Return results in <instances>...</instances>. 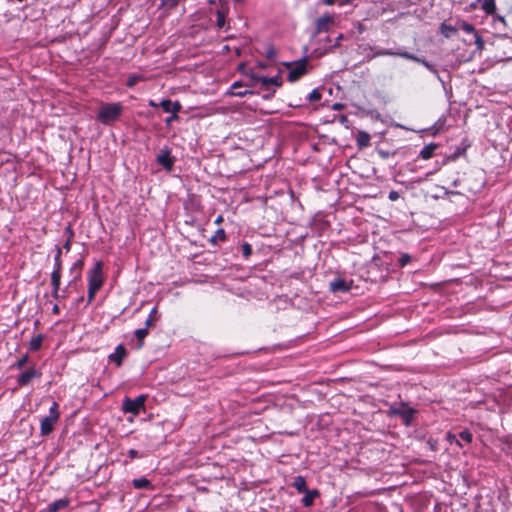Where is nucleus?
<instances>
[{"label":"nucleus","mask_w":512,"mask_h":512,"mask_svg":"<svg viewBox=\"0 0 512 512\" xmlns=\"http://www.w3.org/2000/svg\"><path fill=\"white\" fill-rule=\"evenodd\" d=\"M88 280V293H87V304H90L96 293L102 288L104 284L103 274V263L101 261L96 262L94 267L87 272Z\"/></svg>","instance_id":"f257e3e1"},{"label":"nucleus","mask_w":512,"mask_h":512,"mask_svg":"<svg viewBox=\"0 0 512 512\" xmlns=\"http://www.w3.org/2000/svg\"><path fill=\"white\" fill-rule=\"evenodd\" d=\"M122 112L123 106L121 103L106 104L99 108L97 120L104 125H110L120 118Z\"/></svg>","instance_id":"f03ea898"},{"label":"nucleus","mask_w":512,"mask_h":512,"mask_svg":"<svg viewBox=\"0 0 512 512\" xmlns=\"http://www.w3.org/2000/svg\"><path fill=\"white\" fill-rule=\"evenodd\" d=\"M59 418V404L54 401L49 409V415L43 417L40 421V434L42 436H48L51 434Z\"/></svg>","instance_id":"7ed1b4c3"},{"label":"nucleus","mask_w":512,"mask_h":512,"mask_svg":"<svg viewBox=\"0 0 512 512\" xmlns=\"http://www.w3.org/2000/svg\"><path fill=\"white\" fill-rule=\"evenodd\" d=\"M388 413L392 416L401 417L403 424L408 427L412 424L417 410L408 406L407 403L401 402L398 407L391 406Z\"/></svg>","instance_id":"20e7f679"},{"label":"nucleus","mask_w":512,"mask_h":512,"mask_svg":"<svg viewBox=\"0 0 512 512\" xmlns=\"http://www.w3.org/2000/svg\"><path fill=\"white\" fill-rule=\"evenodd\" d=\"M284 65L288 68H290V71L288 73V81L289 82H296L301 77L307 74V59L303 58L299 61H296L294 63L287 62L284 63Z\"/></svg>","instance_id":"39448f33"},{"label":"nucleus","mask_w":512,"mask_h":512,"mask_svg":"<svg viewBox=\"0 0 512 512\" xmlns=\"http://www.w3.org/2000/svg\"><path fill=\"white\" fill-rule=\"evenodd\" d=\"M146 399H147V396L144 394L139 395L135 399L126 397L123 400L122 409L125 413L138 415L141 410H144Z\"/></svg>","instance_id":"423d86ee"},{"label":"nucleus","mask_w":512,"mask_h":512,"mask_svg":"<svg viewBox=\"0 0 512 512\" xmlns=\"http://www.w3.org/2000/svg\"><path fill=\"white\" fill-rule=\"evenodd\" d=\"M335 18L333 15L326 13L317 18L314 23V35L317 36L323 32H328L330 27L334 24Z\"/></svg>","instance_id":"0eeeda50"},{"label":"nucleus","mask_w":512,"mask_h":512,"mask_svg":"<svg viewBox=\"0 0 512 512\" xmlns=\"http://www.w3.org/2000/svg\"><path fill=\"white\" fill-rule=\"evenodd\" d=\"M42 372L35 366H31L29 369L20 373L17 377V383L20 387H25L31 383L33 379H40Z\"/></svg>","instance_id":"6e6552de"},{"label":"nucleus","mask_w":512,"mask_h":512,"mask_svg":"<svg viewBox=\"0 0 512 512\" xmlns=\"http://www.w3.org/2000/svg\"><path fill=\"white\" fill-rule=\"evenodd\" d=\"M251 79L259 82L262 87L268 88L270 85L281 87L282 86V77L280 75V71L278 74L274 77H266V76H259L257 74H252Z\"/></svg>","instance_id":"1a4fd4ad"},{"label":"nucleus","mask_w":512,"mask_h":512,"mask_svg":"<svg viewBox=\"0 0 512 512\" xmlns=\"http://www.w3.org/2000/svg\"><path fill=\"white\" fill-rule=\"evenodd\" d=\"M156 160L157 163L163 166L167 171H171L174 167L175 159L171 156L169 149H163Z\"/></svg>","instance_id":"9d476101"},{"label":"nucleus","mask_w":512,"mask_h":512,"mask_svg":"<svg viewBox=\"0 0 512 512\" xmlns=\"http://www.w3.org/2000/svg\"><path fill=\"white\" fill-rule=\"evenodd\" d=\"M128 355L127 349L123 344H119L115 351L108 356L110 362L114 363L117 367H120L123 363V360Z\"/></svg>","instance_id":"9b49d317"},{"label":"nucleus","mask_w":512,"mask_h":512,"mask_svg":"<svg viewBox=\"0 0 512 512\" xmlns=\"http://www.w3.org/2000/svg\"><path fill=\"white\" fill-rule=\"evenodd\" d=\"M329 286H330V291H332L334 293H336V292L345 293L351 289L352 281L347 282L343 278H336L335 280L330 282Z\"/></svg>","instance_id":"f8f14e48"},{"label":"nucleus","mask_w":512,"mask_h":512,"mask_svg":"<svg viewBox=\"0 0 512 512\" xmlns=\"http://www.w3.org/2000/svg\"><path fill=\"white\" fill-rule=\"evenodd\" d=\"M380 55H398L404 59H407V60H411V61H414V62H418V63H421L422 65H424L425 67H427L428 69L431 68V65L425 60V59H420L418 58L417 56L413 55V54H410L409 52L407 51H404V52H398V53H394V52H391V51H384V52H380L379 53Z\"/></svg>","instance_id":"ddd939ff"},{"label":"nucleus","mask_w":512,"mask_h":512,"mask_svg":"<svg viewBox=\"0 0 512 512\" xmlns=\"http://www.w3.org/2000/svg\"><path fill=\"white\" fill-rule=\"evenodd\" d=\"M371 136L366 131H358L356 134V144L359 149H364L370 146Z\"/></svg>","instance_id":"4468645a"},{"label":"nucleus","mask_w":512,"mask_h":512,"mask_svg":"<svg viewBox=\"0 0 512 512\" xmlns=\"http://www.w3.org/2000/svg\"><path fill=\"white\" fill-rule=\"evenodd\" d=\"M62 270H53L51 273L52 296H57V290H60Z\"/></svg>","instance_id":"2eb2a0df"},{"label":"nucleus","mask_w":512,"mask_h":512,"mask_svg":"<svg viewBox=\"0 0 512 512\" xmlns=\"http://www.w3.org/2000/svg\"><path fill=\"white\" fill-rule=\"evenodd\" d=\"M243 84L240 81H236L232 84L229 94L237 97H244L249 94H253L250 90H242Z\"/></svg>","instance_id":"dca6fc26"},{"label":"nucleus","mask_w":512,"mask_h":512,"mask_svg":"<svg viewBox=\"0 0 512 512\" xmlns=\"http://www.w3.org/2000/svg\"><path fill=\"white\" fill-rule=\"evenodd\" d=\"M69 505V501L66 498H61L53 501L47 507V512H58Z\"/></svg>","instance_id":"f3484780"},{"label":"nucleus","mask_w":512,"mask_h":512,"mask_svg":"<svg viewBox=\"0 0 512 512\" xmlns=\"http://www.w3.org/2000/svg\"><path fill=\"white\" fill-rule=\"evenodd\" d=\"M304 493H305V495L302 498L301 502H302L303 506H305V507L311 506L313 504L315 498L319 496V491L317 489L307 490Z\"/></svg>","instance_id":"a211bd4d"},{"label":"nucleus","mask_w":512,"mask_h":512,"mask_svg":"<svg viewBox=\"0 0 512 512\" xmlns=\"http://www.w3.org/2000/svg\"><path fill=\"white\" fill-rule=\"evenodd\" d=\"M477 3H481V8L487 15H494L496 13L495 0H477Z\"/></svg>","instance_id":"6ab92c4d"},{"label":"nucleus","mask_w":512,"mask_h":512,"mask_svg":"<svg viewBox=\"0 0 512 512\" xmlns=\"http://www.w3.org/2000/svg\"><path fill=\"white\" fill-rule=\"evenodd\" d=\"M440 32L441 34L445 37V38H450L454 35L457 34L458 32V27L456 26H452V25H449L447 24L446 22H443L441 25H440Z\"/></svg>","instance_id":"aec40b11"},{"label":"nucleus","mask_w":512,"mask_h":512,"mask_svg":"<svg viewBox=\"0 0 512 512\" xmlns=\"http://www.w3.org/2000/svg\"><path fill=\"white\" fill-rule=\"evenodd\" d=\"M133 487L135 489H148L153 490L154 487L151 484L150 480L145 477L137 478L132 481Z\"/></svg>","instance_id":"412c9836"},{"label":"nucleus","mask_w":512,"mask_h":512,"mask_svg":"<svg viewBox=\"0 0 512 512\" xmlns=\"http://www.w3.org/2000/svg\"><path fill=\"white\" fill-rule=\"evenodd\" d=\"M149 334V329L146 327L135 330L134 335L137 339V349H141L144 346V340Z\"/></svg>","instance_id":"4be33fe9"},{"label":"nucleus","mask_w":512,"mask_h":512,"mask_svg":"<svg viewBox=\"0 0 512 512\" xmlns=\"http://www.w3.org/2000/svg\"><path fill=\"white\" fill-rule=\"evenodd\" d=\"M292 487H294L299 493H304L305 491H307V483H306V479L301 476V475H298L294 478L293 482H292Z\"/></svg>","instance_id":"5701e85b"},{"label":"nucleus","mask_w":512,"mask_h":512,"mask_svg":"<svg viewBox=\"0 0 512 512\" xmlns=\"http://www.w3.org/2000/svg\"><path fill=\"white\" fill-rule=\"evenodd\" d=\"M438 145L435 143H430L426 145L421 151H420V157L424 160L430 159L437 149Z\"/></svg>","instance_id":"b1692460"},{"label":"nucleus","mask_w":512,"mask_h":512,"mask_svg":"<svg viewBox=\"0 0 512 512\" xmlns=\"http://www.w3.org/2000/svg\"><path fill=\"white\" fill-rule=\"evenodd\" d=\"M157 321H158V310H157V307H154L150 311V313L145 321V327L147 329L153 328L156 325Z\"/></svg>","instance_id":"393cba45"},{"label":"nucleus","mask_w":512,"mask_h":512,"mask_svg":"<svg viewBox=\"0 0 512 512\" xmlns=\"http://www.w3.org/2000/svg\"><path fill=\"white\" fill-rule=\"evenodd\" d=\"M227 239L224 229L219 228L214 235L210 238V243L216 245L218 242H225Z\"/></svg>","instance_id":"a878e982"},{"label":"nucleus","mask_w":512,"mask_h":512,"mask_svg":"<svg viewBox=\"0 0 512 512\" xmlns=\"http://www.w3.org/2000/svg\"><path fill=\"white\" fill-rule=\"evenodd\" d=\"M43 339L44 337L42 334L33 337L29 342V349L34 352L38 351L42 346Z\"/></svg>","instance_id":"bb28decb"},{"label":"nucleus","mask_w":512,"mask_h":512,"mask_svg":"<svg viewBox=\"0 0 512 512\" xmlns=\"http://www.w3.org/2000/svg\"><path fill=\"white\" fill-rule=\"evenodd\" d=\"M226 15H227V10H225V9L217 10V12H216V16H217L216 25H217V27L219 29H223L225 27Z\"/></svg>","instance_id":"cd10ccee"},{"label":"nucleus","mask_w":512,"mask_h":512,"mask_svg":"<svg viewBox=\"0 0 512 512\" xmlns=\"http://www.w3.org/2000/svg\"><path fill=\"white\" fill-rule=\"evenodd\" d=\"M62 249L57 246L56 254L54 256V268L53 270H62Z\"/></svg>","instance_id":"c85d7f7f"},{"label":"nucleus","mask_w":512,"mask_h":512,"mask_svg":"<svg viewBox=\"0 0 512 512\" xmlns=\"http://www.w3.org/2000/svg\"><path fill=\"white\" fill-rule=\"evenodd\" d=\"M83 267H84V261H83V259H78V260H76V261L73 263V265H72V267H71V271H72V272H76L75 279H77V278H80V277H81V271H82Z\"/></svg>","instance_id":"c756f323"},{"label":"nucleus","mask_w":512,"mask_h":512,"mask_svg":"<svg viewBox=\"0 0 512 512\" xmlns=\"http://www.w3.org/2000/svg\"><path fill=\"white\" fill-rule=\"evenodd\" d=\"M143 80H144V77L142 75L131 74V75H129V77L127 79L126 86L129 88H132L138 82L143 81Z\"/></svg>","instance_id":"7c9ffc66"},{"label":"nucleus","mask_w":512,"mask_h":512,"mask_svg":"<svg viewBox=\"0 0 512 512\" xmlns=\"http://www.w3.org/2000/svg\"><path fill=\"white\" fill-rule=\"evenodd\" d=\"M459 28L462 29L466 33H473L474 35L477 33L475 27L466 21H461L458 29Z\"/></svg>","instance_id":"2f4dec72"},{"label":"nucleus","mask_w":512,"mask_h":512,"mask_svg":"<svg viewBox=\"0 0 512 512\" xmlns=\"http://www.w3.org/2000/svg\"><path fill=\"white\" fill-rule=\"evenodd\" d=\"M322 98V93L320 89L316 88L313 89L312 92L309 93L307 99L309 102H317L320 101Z\"/></svg>","instance_id":"473e14b6"},{"label":"nucleus","mask_w":512,"mask_h":512,"mask_svg":"<svg viewBox=\"0 0 512 512\" xmlns=\"http://www.w3.org/2000/svg\"><path fill=\"white\" fill-rule=\"evenodd\" d=\"M29 361L28 354L23 355L17 362L13 365V367L17 369H22Z\"/></svg>","instance_id":"72a5a7b5"},{"label":"nucleus","mask_w":512,"mask_h":512,"mask_svg":"<svg viewBox=\"0 0 512 512\" xmlns=\"http://www.w3.org/2000/svg\"><path fill=\"white\" fill-rule=\"evenodd\" d=\"M459 437L467 443H471L473 439L472 433L467 429L461 431Z\"/></svg>","instance_id":"f704fd0d"},{"label":"nucleus","mask_w":512,"mask_h":512,"mask_svg":"<svg viewBox=\"0 0 512 512\" xmlns=\"http://www.w3.org/2000/svg\"><path fill=\"white\" fill-rule=\"evenodd\" d=\"M252 254V246L245 242L243 245H242V255L245 259H248Z\"/></svg>","instance_id":"c9c22d12"},{"label":"nucleus","mask_w":512,"mask_h":512,"mask_svg":"<svg viewBox=\"0 0 512 512\" xmlns=\"http://www.w3.org/2000/svg\"><path fill=\"white\" fill-rule=\"evenodd\" d=\"M159 106L163 109L166 113H171V100L170 99H163L159 103Z\"/></svg>","instance_id":"e433bc0d"},{"label":"nucleus","mask_w":512,"mask_h":512,"mask_svg":"<svg viewBox=\"0 0 512 512\" xmlns=\"http://www.w3.org/2000/svg\"><path fill=\"white\" fill-rule=\"evenodd\" d=\"M411 256L407 253H404L401 255V257L399 258V266L400 267H404L406 266L407 264H409L411 262Z\"/></svg>","instance_id":"4c0bfd02"},{"label":"nucleus","mask_w":512,"mask_h":512,"mask_svg":"<svg viewBox=\"0 0 512 512\" xmlns=\"http://www.w3.org/2000/svg\"><path fill=\"white\" fill-rule=\"evenodd\" d=\"M474 37H475V45H476L477 49L480 51L483 50L485 42L482 39V37L479 35L478 32L474 35Z\"/></svg>","instance_id":"58836bf2"},{"label":"nucleus","mask_w":512,"mask_h":512,"mask_svg":"<svg viewBox=\"0 0 512 512\" xmlns=\"http://www.w3.org/2000/svg\"><path fill=\"white\" fill-rule=\"evenodd\" d=\"M276 55H277V51L273 46L268 47L265 51V56L268 59H273L276 57Z\"/></svg>","instance_id":"ea45409f"},{"label":"nucleus","mask_w":512,"mask_h":512,"mask_svg":"<svg viewBox=\"0 0 512 512\" xmlns=\"http://www.w3.org/2000/svg\"><path fill=\"white\" fill-rule=\"evenodd\" d=\"M181 109H182V106L179 101H175V102L171 101V113L178 115V112H180Z\"/></svg>","instance_id":"a19ab883"},{"label":"nucleus","mask_w":512,"mask_h":512,"mask_svg":"<svg viewBox=\"0 0 512 512\" xmlns=\"http://www.w3.org/2000/svg\"><path fill=\"white\" fill-rule=\"evenodd\" d=\"M399 197H400V195H399V193L397 191L391 190L389 192V195H388L389 200L397 201L399 199Z\"/></svg>","instance_id":"79ce46f5"},{"label":"nucleus","mask_w":512,"mask_h":512,"mask_svg":"<svg viewBox=\"0 0 512 512\" xmlns=\"http://www.w3.org/2000/svg\"><path fill=\"white\" fill-rule=\"evenodd\" d=\"M178 118H179V117H178V115H177V114H173V113H171V116H169V117H167V118L165 119V123H166V125H167V126H170V125H171V123H172L173 121H175V120H178Z\"/></svg>","instance_id":"37998d69"},{"label":"nucleus","mask_w":512,"mask_h":512,"mask_svg":"<svg viewBox=\"0 0 512 512\" xmlns=\"http://www.w3.org/2000/svg\"><path fill=\"white\" fill-rule=\"evenodd\" d=\"M128 456H129V458H130L131 460H133V459H135V458H139V457H141V456L139 455V452H138L137 450H135V449H130V450L128 451Z\"/></svg>","instance_id":"c03bdc74"},{"label":"nucleus","mask_w":512,"mask_h":512,"mask_svg":"<svg viewBox=\"0 0 512 512\" xmlns=\"http://www.w3.org/2000/svg\"><path fill=\"white\" fill-rule=\"evenodd\" d=\"M447 439H448V441L450 443H454L455 442L458 446H461V443L459 442V440L456 438L455 435H452V434L449 433Z\"/></svg>","instance_id":"a18cd8bd"},{"label":"nucleus","mask_w":512,"mask_h":512,"mask_svg":"<svg viewBox=\"0 0 512 512\" xmlns=\"http://www.w3.org/2000/svg\"><path fill=\"white\" fill-rule=\"evenodd\" d=\"M65 233L68 235L67 238H72L74 237V232H73V229L71 227V225H68L66 228H65Z\"/></svg>","instance_id":"49530a36"},{"label":"nucleus","mask_w":512,"mask_h":512,"mask_svg":"<svg viewBox=\"0 0 512 512\" xmlns=\"http://www.w3.org/2000/svg\"><path fill=\"white\" fill-rule=\"evenodd\" d=\"M72 238H67L66 242L63 244V248L69 252L70 249H71V243H72Z\"/></svg>","instance_id":"de8ad7c7"},{"label":"nucleus","mask_w":512,"mask_h":512,"mask_svg":"<svg viewBox=\"0 0 512 512\" xmlns=\"http://www.w3.org/2000/svg\"><path fill=\"white\" fill-rule=\"evenodd\" d=\"M54 299L56 300H59V299H65L67 297V295L65 293H60V290H57V296H52Z\"/></svg>","instance_id":"09e8293b"},{"label":"nucleus","mask_w":512,"mask_h":512,"mask_svg":"<svg viewBox=\"0 0 512 512\" xmlns=\"http://www.w3.org/2000/svg\"><path fill=\"white\" fill-rule=\"evenodd\" d=\"M52 313H53L54 315H58V314L60 313V308H59L58 304H54V305H53Z\"/></svg>","instance_id":"8fccbe9b"},{"label":"nucleus","mask_w":512,"mask_h":512,"mask_svg":"<svg viewBox=\"0 0 512 512\" xmlns=\"http://www.w3.org/2000/svg\"><path fill=\"white\" fill-rule=\"evenodd\" d=\"M323 4L327 6H332L336 3V0H321Z\"/></svg>","instance_id":"3c124183"},{"label":"nucleus","mask_w":512,"mask_h":512,"mask_svg":"<svg viewBox=\"0 0 512 512\" xmlns=\"http://www.w3.org/2000/svg\"><path fill=\"white\" fill-rule=\"evenodd\" d=\"M148 105H149L150 107H154V108L160 107V106H159V103L155 102V101H154V100H152V99H150V100L148 101Z\"/></svg>","instance_id":"603ef678"},{"label":"nucleus","mask_w":512,"mask_h":512,"mask_svg":"<svg viewBox=\"0 0 512 512\" xmlns=\"http://www.w3.org/2000/svg\"><path fill=\"white\" fill-rule=\"evenodd\" d=\"M223 221H224L223 216L222 215H218L217 218L215 219L214 223L217 224V225H220Z\"/></svg>","instance_id":"864d4df0"},{"label":"nucleus","mask_w":512,"mask_h":512,"mask_svg":"<svg viewBox=\"0 0 512 512\" xmlns=\"http://www.w3.org/2000/svg\"><path fill=\"white\" fill-rule=\"evenodd\" d=\"M343 108V105L340 103H335L332 107L333 110H341Z\"/></svg>","instance_id":"5fc2aeb1"},{"label":"nucleus","mask_w":512,"mask_h":512,"mask_svg":"<svg viewBox=\"0 0 512 512\" xmlns=\"http://www.w3.org/2000/svg\"><path fill=\"white\" fill-rule=\"evenodd\" d=\"M353 2V0H339V5H347V4H351Z\"/></svg>","instance_id":"6e6d98bb"},{"label":"nucleus","mask_w":512,"mask_h":512,"mask_svg":"<svg viewBox=\"0 0 512 512\" xmlns=\"http://www.w3.org/2000/svg\"><path fill=\"white\" fill-rule=\"evenodd\" d=\"M343 39V35L340 34L337 39H336V43H335V46H339L340 45V41Z\"/></svg>","instance_id":"4d7b16f0"},{"label":"nucleus","mask_w":512,"mask_h":512,"mask_svg":"<svg viewBox=\"0 0 512 512\" xmlns=\"http://www.w3.org/2000/svg\"><path fill=\"white\" fill-rule=\"evenodd\" d=\"M379 154L381 155L382 158H387L389 156V153L384 151H379Z\"/></svg>","instance_id":"13d9d810"},{"label":"nucleus","mask_w":512,"mask_h":512,"mask_svg":"<svg viewBox=\"0 0 512 512\" xmlns=\"http://www.w3.org/2000/svg\"><path fill=\"white\" fill-rule=\"evenodd\" d=\"M234 1H235V2H237V3H242V2H244V0H234Z\"/></svg>","instance_id":"bf43d9fd"},{"label":"nucleus","mask_w":512,"mask_h":512,"mask_svg":"<svg viewBox=\"0 0 512 512\" xmlns=\"http://www.w3.org/2000/svg\"><path fill=\"white\" fill-rule=\"evenodd\" d=\"M471 7H472V8H476V4H474V3H473V4H471Z\"/></svg>","instance_id":"052dcab7"}]
</instances>
